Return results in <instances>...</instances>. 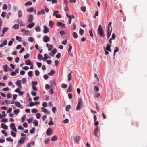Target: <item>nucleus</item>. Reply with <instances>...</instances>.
<instances>
[{
	"instance_id": "1",
	"label": "nucleus",
	"mask_w": 147,
	"mask_h": 147,
	"mask_svg": "<svg viewBox=\"0 0 147 147\" xmlns=\"http://www.w3.org/2000/svg\"><path fill=\"white\" fill-rule=\"evenodd\" d=\"M83 102L82 98H80L78 99V103L76 109L77 110H80L83 106Z\"/></svg>"
},
{
	"instance_id": "2",
	"label": "nucleus",
	"mask_w": 147,
	"mask_h": 147,
	"mask_svg": "<svg viewBox=\"0 0 147 147\" xmlns=\"http://www.w3.org/2000/svg\"><path fill=\"white\" fill-rule=\"evenodd\" d=\"M98 33L99 34L100 36L102 37H104L105 35L104 33V30L103 28L101 27V25L100 24L98 29Z\"/></svg>"
},
{
	"instance_id": "3",
	"label": "nucleus",
	"mask_w": 147,
	"mask_h": 147,
	"mask_svg": "<svg viewBox=\"0 0 147 147\" xmlns=\"http://www.w3.org/2000/svg\"><path fill=\"white\" fill-rule=\"evenodd\" d=\"M25 137H21L20 138V139L18 140L17 146H19L20 145L19 144H23L25 142Z\"/></svg>"
},
{
	"instance_id": "4",
	"label": "nucleus",
	"mask_w": 147,
	"mask_h": 147,
	"mask_svg": "<svg viewBox=\"0 0 147 147\" xmlns=\"http://www.w3.org/2000/svg\"><path fill=\"white\" fill-rule=\"evenodd\" d=\"M59 13V11H54L53 15L55 16L57 18H60L62 16L60 14H57V13Z\"/></svg>"
},
{
	"instance_id": "5",
	"label": "nucleus",
	"mask_w": 147,
	"mask_h": 147,
	"mask_svg": "<svg viewBox=\"0 0 147 147\" xmlns=\"http://www.w3.org/2000/svg\"><path fill=\"white\" fill-rule=\"evenodd\" d=\"M50 40V38L48 36L45 35L43 38V41L45 43L49 42Z\"/></svg>"
},
{
	"instance_id": "6",
	"label": "nucleus",
	"mask_w": 147,
	"mask_h": 147,
	"mask_svg": "<svg viewBox=\"0 0 147 147\" xmlns=\"http://www.w3.org/2000/svg\"><path fill=\"white\" fill-rule=\"evenodd\" d=\"M81 137L79 136L76 135L74 137V142L77 144L79 143Z\"/></svg>"
},
{
	"instance_id": "7",
	"label": "nucleus",
	"mask_w": 147,
	"mask_h": 147,
	"mask_svg": "<svg viewBox=\"0 0 147 147\" xmlns=\"http://www.w3.org/2000/svg\"><path fill=\"white\" fill-rule=\"evenodd\" d=\"M15 84L18 86V88L20 89H22V86L21 85V80H19L15 82Z\"/></svg>"
},
{
	"instance_id": "8",
	"label": "nucleus",
	"mask_w": 147,
	"mask_h": 147,
	"mask_svg": "<svg viewBox=\"0 0 147 147\" xmlns=\"http://www.w3.org/2000/svg\"><path fill=\"white\" fill-rule=\"evenodd\" d=\"M10 127L11 128H12L13 131L14 132H17V129L14 123H11L10 125Z\"/></svg>"
},
{
	"instance_id": "9",
	"label": "nucleus",
	"mask_w": 147,
	"mask_h": 147,
	"mask_svg": "<svg viewBox=\"0 0 147 147\" xmlns=\"http://www.w3.org/2000/svg\"><path fill=\"white\" fill-rule=\"evenodd\" d=\"M15 105L16 107L21 109H22L23 107V106L20 104L19 102L18 101L15 102Z\"/></svg>"
},
{
	"instance_id": "10",
	"label": "nucleus",
	"mask_w": 147,
	"mask_h": 147,
	"mask_svg": "<svg viewBox=\"0 0 147 147\" xmlns=\"http://www.w3.org/2000/svg\"><path fill=\"white\" fill-rule=\"evenodd\" d=\"M33 20V16L32 15L30 14L28 16V22H31Z\"/></svg>"
},
{
	"instance_id": "11",
	"label": "nucleus",
	"mask_w": 147,
	"mask_h": 147,
	"mask_svg": "<svg viewBox=\"0 0 147 147\" xmlns=\"http://www.w3.org/2000/svg\"><path fill=\"white\" fill-rule=\"evenodd\" d=\"M99 130V129L98 127H96L95 129L94 130L93 134L96 136L98 137L97 134V132H98Z\"/></svg>"
},
{
	"instance_id": "12",
	"label": "nucleus",
	"mask_w": 147,
	"mask_h": 147,
	"mask_svg": "<svg viewBox=\"0 0 147 147\" xmlns=\"http://www.w3.org/2000/svg\"><path fill=\"white\" fill-rule=\"evenodd\" d=\"M57 25L58 27H64L65 26L64 24L62 23L61 22H57Z\"/></svg>"
},
{
	"instance_id": "13",
	"label": "nucleus",
	"mask_w": 147,
	"mask_h": 147,
	"mask_svg": "<svg viewBox=\"0 0 147 147\" xmlns=\"http://www.w3.org/2000/svg\"><path fill=\"white\" fill-rule=\"evenodd\" d=\"M43 32L45 34H46L49 32V29L48 27L46 26H44V30H43Z\"/></svg>"
},
{
	"instance_id": "14",
	"label": "nucleus",
	"mask_w": 147,
	"mask_h": 147,
	"mask_svg": "<svg viewBox=\"0 0 147 147\" xmlns=\"http://www.w3.org/2000/svg\"><path fill=\"white\" fill-rule=\"evenodd\" d=\"M46 134L48 136H49L52 134V129L51 128H48L46 132Z\"/></svg>"
},
{
	"instance_id": "15",
	"label": "nucleus",
	"mask_w": 147,
	"mask_h": 147,
	"mask_svg": "<svg viewBox=\"0 0 147 147\" xmlns=\"http://www.w3.org/2000/svg\"><path fill=\"white\" fill-rule=\"evenodd\" d=\"M25 64V65H32V63L31 62V61L30 59L26 60Z\"/></svg>"
},
{
	"instance_id": "16",
	"label": "nucleus",
	"mask_w": 147,
	"mask_h": 147,
	"mask_svg": "<svg viewBox=\"0 0 147 147\" xmlns=\"http://www.w3.org/2000/svg\"><path fill=\"white\" fill-rule=\"evenodd\" d=\"M32 123L34 126L37 127L38 126V120L35 119L33 121Z\"/></svg>"
},
{
	"instance_id": "17",
	"label": "nucleus",
	"mask_w": 147,
	"mask_h": 147,
	"mask_svg": "<svg viewBox=\"0 0 147 147\" xmlns=\"http://www.w3.org/2000/svg\"><path fill=\"white\" fill-rule=\"evenodd\" d=\"M41 110L42 111L44 112L46 114H49V112L47 110V109L43 107L41 108Z\"/></svg>"
},
{
	"instance_id": "18",
	"label": "nucleus",
	"mask_w": 147,
	"mask_h": 147,
	"mask_svg": "<svg viewBox=\"0 0 147 147\" xmlns=\"http://www.w3.org/2000/svg\"><path fill=\"white\" fill-rule=\"evenodd\" d=\"M35 24L34 23L32 22L27 25V27L29 28H31L34 26Z\"/></svg>"
},
{
	"instance_id": "19",
	"label": "nucleus",
	"mask_w": 147,
	"mask_h": 147,
	"mask_svg": "<svg viewBox=\"0 0 147 147\" xmlns=\"http://www.w3.org/2000/svg\"><path fill=\"white\" fill-rule=\"evenodd\" d=\"M18 16L19 18H21L22 16V13L21 10L19 9L18 11Z\"/></svg>"
},
{
	"instance_id": "20",
	"label": "nucleus",
	"mask_w": 147,
	"mask_h": 147,
	"mask_svg": "<svg viewBox=\"0 0 147 147\" xmlns=\"http://www.w3.org/2000/svg\"><path fill=\"white\" fill-rule=\"evenodd\" d=\"M1 127L5 129H8V126L5 124L2 123L1 124Z\"/></svg>"
},
{
	"instance_id": "21",
	"label": "nucleus",
	"mask_w": 147,
	"mask_h": 147,
	"mask_svg": "<svg viewBox=\"0 0 147 147\" xmlns=\"http://www.w3.org/2000/svg\"><path fill=\"white\" fill-rule=\"evenodd\" d=\"M112 28L111 30L110 31V28H108L107 33V38H108L110 36L112 32Z\"/></svg>"
},
{
	"instance_id": "22",
	"label": "nucleus",
	"mask_w": 147,
	"mask_h": 147,
	"mask_svg": "<svg viewBox=\"0 0 147 147\" xmlns=\"http://www.w3.org/2000/svg\"><path fill=\"white\" fill-rule=\"evenodd\" d=\"M16 22L19 24H20V26H23V23L22 21L20 20L19 19H18L16 20Z\"/></svg>"
},
{
	"instance_id": "23",
	"label": "nucleus",
	"mask_w": 147,
	"mask_h": 147,
	"mask_svg": "<svg viewBox=\"0 0 147 147\" xmlns=\"http://www.w3.org/2000/svg\"><path fill=\"white\" fill-rule=\"evenodd\" d=\"M8 66L7 65V64L3 66V70H4V71L5 72L8 71L7 69H8Z\"/></svg>"
},
{
	"instance_id": "24",
	"label": "nucleus",
	"mask_w": 147,
	"mask_h": 147,
	"mask_svg": "<svg viewBox=\"0 0 147 147\" xmlns=\"http://www.w3.org/2000/svg\"><path fill=\"white\" fill-rule=\"evenodd\" d=\"M35 30L37 32L40 31L41 29L40 26H37L35 28Z\"/></svg>"
},
{
	"instance_id": "25",
	"label": "nucleus",
	"mask_w": 147,
	"mask_h": 147,
	"mask_svg": "<svg viewBox=\"0 0 147 147\" xmlns=\"http://www.w3.org/2000/svg\"><path fill=\"white\" fill-rule=\"evenodd\" d=\"M72 91V85L71 84H70L69 87L67 88V92H70Z\"/></svg>"
},
{
	"instance_id": "26",
	"label": "nucleus",
	"mask_w": 147,
	"mask_h": 147,
	"mask_svg": "<svg viewBox=\"0 0 147 147\" xmlns=\"http://www.w3.org/2000/svg\"><path fill=\"white\" fill-rule=\"evenodd\" d=\"M8 30V28L7 27H4L3 28L2 31V33L3 34L5 33Z\"/></svg>"
},
{
	"instance_id": "27",
	"label": "nucleus",
	"mask_w": 147,
	"mask_h": 147,
	"mask_svg": "<svg viewBox=\"0 0 147 147\" xmlns=\"http://www.w3.org/2000/svg\"><path fill=\"white\" fill-rule=\"evenodd\" d=\"M49 24L50 27L52 28L54 26V23L52 21L50 20L49 22Z\"/></svg>"
},
{
	"instance_id": "28",
	"label": "nucleus",
	"mask_w": 147,
	"mask_h": 147,
	"mask_svg": "<svg viewBox=\"0 0 147 147\" xmlns=\"http://www.w3.org/2000/svg\"><path fill=\"white\" fill-rule=\"evenodd\" d=\"M55 74V71L53 70H51L48 74L50 76H53Z\"/></svg>"
},
{
	"instance_id": "29",
	"label": "nucleus",
	"mask_w": 147,
	"mask_h": 147,
	"mask_svg": "<svg viewBox=\"0 0 147 147\" xmlns=\"http://www.w3.org/2000/svg\"><path fill=\"white\" fill-rule=\"evenodd\" d=\"M44 58L45 59H43V61H46V59H48V58H50V57H48V55L46 53L44 55Z\"/></svg>"
},
{
	"instance_id": "30",
	"label": "nucleus",
	"mask_w": 147,
	"mask_h": 147,
	"mask_svg": "<svg viewBox=\"0 0 147 147\" xmlns=\"http://www.w3.org/2000/svg\"><path fill=\"white\" fill-rule=\"evenodd\" d=\"M69 49H68V53L69 54H70L71 53V51L72 49V47L71 45H69Z\"/></svg>"
},
{
	"instance_id": "31",
	"label": "nucleus",
	"mask_w": 147,
	"mask_h": 147,
	"mask_svg": "<svg viewBox=\"0 0 147 147\" xmlns=\"http://www.w3.org/2000/svg\"><path fill=\"white\" fill-rule=\"evenodd\" d=\"M67 77H68V78L67 80L68 81H70L71 80L72 78L71 76V73H69L68 74Z\"/></svg>"
},
{
	"instance_id": "32",
	"label": "nucleus",
	"mask_w": 147,
	"mask_h": 147,
	"mask_svg": "<svg viewBox=\"0 0 147 147\" xmlns=\"http://www.w3.org/2000/svg\"><path fill=\"white\" fill-rule=\"evenodd\" d=\"M50 121L48 123L49 125H53V121H52V118L51 117L50 118Z\"/></svg>"
},
{
	"instance_id": "33",
	"label": "nucleus",
	"mask_w": 147,
	"mask_h": 147,
	"mask_svg": "<svg viewBox=\"0 0 147 147\" xmlns=\"http://www.w3.org/2000/svg\"><path fill=\"white\" fill-rule=\"evenodd\" d=\"M19 25L18 24H15L13 26L12 28L14 29H18L19 27Z\"/></svg>"
},
{
	"instance_id": "34",
	"label": "nucleus",
	"mask_w": 147,
	"mask_h": 147,
	"mask_svg": "<svg viewBox=\"0 0 147 147\" xmlns=\"http://www.w3.org/2000/svg\"><path fill=\"white\" fill-rule=\"evenodd\" d=\"M26 115H24L23 116H22L21 118V119L22 120V122L23 123L24 122L25 119H26Z\"/></svg>"
},
{
	"instance_id": "35",
	"label": "nucleus",
	"mask_w": 147,
	"mask_h": 147,
	"mask_svg": "<svg viewBox=\"0 0 147 147\" xmlns=\"http://www.w3.org/2000/svg\"><path fill=\"white\" fill-rule=\"evenodd\" d=\"M72 35L75 39L77 38L78 37V35L76 32H74L72 33Z\"/></svg>"
},
{
	"instance_id": "36",
	"label": "nucleus",
	"mask_w": 147,
	"mask_h": 147,
	"mask_svg": "<svg viewBox=\"0 0 147 147\" xmlns=\"http://www.w3.org/2000/svg\"><path fill=\"white\" fill-rule=\"evenodd\" d=\"M43 58V56L42 55L39 53L38 54V59L41 60Z\"/></svg>"
},
{
	"instance_id": "37",
	"label": "nucleus",
	"mask_w": 147,
	"mask_h": 147,
	"mask_svg": "<svg viewBox=\"0 0 147 147\" xmlns=\"http://www.w3.org/2000/svg\"><path fill=\"white\" fill-rule=\"evenodd\" d=\"M6 140L7 141L12 142L13 141V140L10 137L6 138Z\"/></svg>"
},
{
	"instance_id": "38",
	"label": "nucleus",
	"mask_w": 147,
	"mask_h": 147,
	"mask_svg": "<svg viewBox=\"0 0 147 147\" xmlns=\"http://www.w3.org/2000/svg\"><path fill=\"white\" fill-rule=\"evenodd\" d=\"M27 11L28 12H32L34 11V8L33 7H31L28 9L27 10Z\"/></svg>"
},
{
	"instance_id": "39",
	"label": "nucleus",
	"mask_w": 147,
	"mask_h": 147,
	"mask_svg": "<svg viewBox=\"0 0 147 147\" xmlns=\"http://www.w3.org/2000/svg\"><path fill=\"white\" fill-rule=\"evenodd\" d=\"M71 108V106L70 105H67L66 107V111H68Z\"/></svg>"
},
{
	"instance_id": "40",
	"label": "nucleus",
	"mask_w": 147,
	"mask_h": 147,
	"mask_svg": "<svg viewBox=\"0 0 147 147\" xmlns=\"http://www.w3.org/2000/svg\"><path fill=\"white\" fill-rule=\"evenodd\" d=\"M32 4V3L31 1H28L26 2L25 3V6H28V5H30Z\"/></svg>"
},
{
	"instance_id": "41",
	"label": "nucleus",
	"mask_w": 147,
	"mask_h": 147,
	"mask_svg": "<svg viewBox=\"0 0 147 147\" xmlns=\"http://www.w3.org/2000/svg\"><path fill=\"white\" fill-rule=\"evenodd\" d=\"M53 47V46L52 45H49L48 47V50L49 51H51Z\"/></svg>"
},
{
	"instance_id": "42",
	"label": "nucleus",
	"mask_w": 147,
	"mask_h": 147,
	"mask_svg": "<svg viewBox=\"0 0 147 147\" xmlns=\"http://www.w3.org/2000/svg\"><path fill=\"white\" fill-rule=\"evenodd\" d=\"M51 140L52 141H55L57 140V138L56 136H53Z\"/></svg>"
},
{
	"instance_id": "43",
	"label": "nucleus",
	"mask_w": 147,
	"mask_h": 147,
	"mask_svg": "<svg viewBox=\"0 0 147 147\" xmlns=\"http://www.w3.org/2000/svg\"><path fill=\"white\" fill-rule=\"evenodd\" d=\"M7 7L8 6L6 4H4L3 6V7L2 9L3 10H6L7 8Z\"/></svg>"
},
{
	"instance_id": "44",
	"label": "nucleus",
	"mask_w": 147,
	"mask_h": 147,
	"mask_svg": "<svg viewBox=\"0 0 147 147\" xmlns=\"http://www.w3.org/2000/svg\"><path fill=\"white\" fill-rule=\"evenodd\" d=\"M16 39L20 42H21L22 41L21 38L18 36H16Z\"/></svg>"
},
{
	"instance_id": "45",
	"label": "nucleus",
	"mask_w": 147,
	"mask_h": 147,
	"mask_svg": "<svg viewBox=\"0 0 147 147\" xmlns=\"http://www.w3.org/2000/svg\"><path fill=\"white\" fill-rule=\"evenodd\" d=\"M84 32V31L81 28L80 29L79 33L80 35H82L83 34Z\"/></svg>"
},
{
	"instance_id": "46",
	"label": "nucleus",
	"mask_w": 147,
	"mask_h": 147,
	"mask_svg": "<svg viewBox=\"0 0 147 147\" xmlns=\"http://www.w3.org/2000/svg\"><path fill=\"white\" fill-rule=\"evenodd\" d=\"M35 74L36 76H38L40 74V72L38 70H36L35 71Z\"/></svg>"
},
{
	"instance_id": "47",
	"label": "nucleus",
	"mask_w": 147,
	"mask_h": 147,
	"mask_svg": "<svg viewBox=\"0 0 147 147\" xmlns=\"http://www.w3.org/2000/svg\"><path fill=\"white\" fill-rule=\"evenodd\" d=\"M61 86L63 88H65L67 87V84H66L64 83H63L61 84Z\"/></svg>"
},
{
	"instance_id": "48",
	"label": "nucleus",
	"mask_w": 147,
	"mask_h": 147,
	"mask_svg": "<svg viewBox=\"0 0 147 147\" xmlns=\"http://www.w3.org/2000/svg\"><path fill=\"white\" fill-rule=\"evenodd\" d=\"M38 84V82L36 81H33L32 82V86H34V85H36Z\"/></svg>"
},
{
	"instance_id": "49",
	"label": "nucleus",
	"mask_w": 147,
	"mask_h": 147,
	"mask_svg": "<svg viewBox=\"0 0 147 147\" xmlns=\"http://www.w3.org/2000/svg\"><path fill=\"white\" fill-rule=\"evenodd\" d=\"M28 41L31 42H33L34 41L33 38L31 37H30L28 38Z\"/></svg>"
},
{
	"instance_id": "50",
	"label": "nucleus",
	"mask_w": 147,
	"mask_h": 147,
	"mask_svg": "<svg viewBox=\"0 0 147 147\" xmlns=\"http://www.w3.org/2000/svg\"><path fill=\"white\" fill-rule=\"evenodd\" d=\"M81 9L83 12H85L86 11V8L85 6H82L81 7Z\"/></svg>"
},
{
	"instance_id": "51",
	"label": "nucleus",
	"mask_w": 147,
	"mask_h": 147,
	"mask_svg": "<svg viewBox=\"0 0 147 147\" xmlns=\"http://www.w3.org/2000/svg\"><path fill=\"white\" fill-rule=\"evenodd\" d=\"M31 111L33 113H36L38 112V110L35 108H34L32 109Z\"/></svg>"
},
{
	"instance_id": "52",
	"label": "nucleus",
	"mask_w": 147,
	"mask_h": 147,
	"mask_svg": "<svg viewBox=\"0 0 147 147\" xmlns=\"http://www.w3.org/2000/svg\"><path fill=\"white\" fill-rule=\"evenodd\" d=\"M33 120V118H30L28 119L27 121L29 123H30L32 122Z\"/></svg>"
},
{
	"instance_id": "53",
	"label": "nucleus",
	"mask_w": 147,
	"mask_h": 147,
	"mask_svg": "<svg viewBox=\"0 0 147 147\" xmlns=\"http://www.w3.org/2000/svg\"><path fill=\"white\" fill-rule=\"evenodd\" d=\"M98 11H96L95 12V14L93 16V18H95L96 17V16H98Z\"/></svg>"
},
{
	"instance_id": "54",
	"label": "nucleus",
	"mask_w": 147,
	"mask_h": 147,
	"mask_svg": "<svg viewBox=\"0 0 147 147\" xmlns=\"http://www.w3.org/2000/svg\"><path fill=\"white\" fill-rule=\"evenodd\" d=\"M1 121L4 123H6L8 121V119L6 118H3L2 119Z\"/></svg>"
},
{
	"instance_id": "55",
	"label": "nucleus",
	"mask_w": 147,
	"mask_h": 147,
	"mask_svg": "<svg viewBox=\"0 0 147 147\" xmlns=\"http://www.w3.org/2000/svg\"><path fill=\"white\" fill-rule=\"evenodd\" d=\"M6 12H5L3 11L2 13V14H1V16L3 18H5L6 16Z\"/></svg>"
},
{
	"instance_id": "56",
	"label": "nucleus",
	"mask_w": 147,
	"mask_h": 147,
	"mask_svg": "<svg viewBox=\"0 0 147 147\" xmlns=\"http://www.w3.org/2000/svg\"><path fill=\"white\" fill-rule=\"evenodd\" d=\"M32 72H33L32 71H30L28 72V75L30 77H31L32 76H33Z\"/></svg>"
},
{
	"instance_id": "57",
	"label": "nucleus",
	"mask_w": 147,
	"mask_h": 147,
	"mask_svg": "<svg viewBox=\"0 0 147 147\" xmlns=\"http://www.w3.org/2000/svg\"><path fill=\"white\" fill-rule=\"evenodd\" d=\"M36 118L37 119L40 118V117L41 116V114L40 113H38L36 114Z\"/></svg>"
},
{
	"instance_id": "58",
	"label": "nucleus",
	"mask_w": 147,
	"mask_h": 147,
	"mask_svg": "<svg viewBox=\"0 0 147 147\" xmlns=\"http://www.w3.org/2000/svg\"><path fill=\"white\" fill-rule=\"evenodd\" d=\"M89 33L90 34V36L91 37H93V34H92V29H91L90 30H89Z\"/></svg>"
},
{
	"instance_id": "59",
	"label": "nucleus",
	"mask_w": 147,
	"mask_h": 147,
	"mask_svg": "<svg viewBox=\"0 0 147 147\" xmlns=\"http://www.w3.org/2000/svg\"><path fill=\"white\" fill-rule=\"evenodd\" d=\"M56 109L55 107H52V110L53 112L55 113L56 112Z\"/></svg>"
},
{
	"instance_id": "60",
	"label": "nucleus",
	"mask_w": 147,
	"mask_h": 147,
	"mask_svg": "<svg viewBox=\"0 0 147 147\" xmlns=\"http://www.w3.org/2000/svg\"><path fill=\"white\" fill-rule=\"evenodd\" d=\"M20 110L18 109L16 110H15L14 111V112L15 114H17L20 112Z\"/></svg>"
},
{
	"instance_id": "61",
	"label": "nucleus",
	"mask_w": 147,
	"mask_h": 147,
	"mask_svg": "<svg viewBox=\"0 0 147 147\" xmlns=\"http://www.w3.org/2000/svg\"><path fill=\"white\" fill-rule=\"evenodd\" d=\"M36 63L38 67H39V68L41 67L42 65V64L41 63L37 62Z\"/></svg>"
},
{
	"instance_id": "62",
	"label": "nucleus",
	"mask_w": 147,
	"mask_h": 147,
	"mask_svg": "<svg viewBox=\"0 0 147 147\" xmlns=\"http://www.w3.org/2000/svg\"><path fill=\"white\" fill-rule=\"evenodd\" d=\"M1 132L2 133L4 134L5 136H7V133L4 130H2L1 131Z\"/></svg>"
},
{
	"instance_id": "63",
	"label": "nucleus",
	"mask_w": 147,
	"mask_h": 147,
	"mask_svg": "<svg viewBox=\"0 0 147 147\" xmlns=\"http://www.w3.org/2000/svg\"><path fill=\"white\" fill-rule=\"evenodd\" d=\"M50 86L48 84H46L45 86V89L46 90H48Z\"/></svg>"
},
{
	"instance_id": "64",
	"label": "nucleus",
	"mask_w": 147,
	"mask_h": 147,
	"mask_svg": "<svg viewBox=\"0 0 147 147\" xmlns=\"http://www.w3.org/2000/svg\"><path fill=\"white\" fill-rule=\"evenodd\" d=\"M11 135L12 136H13V137H16V134L15 132H13V131H11Z\"/></svg>"
}]
</instances>
